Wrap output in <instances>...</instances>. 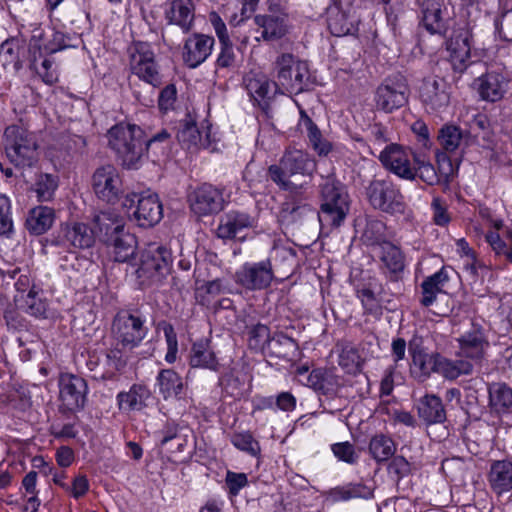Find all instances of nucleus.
Wrapping results in <instances>:
<instances>
[{"mask_svg":"<svg viewBox=\"0 0 512 512\" xmlns=\"http://www.w3.org/2000/svg\"><path fill=\"white\" fill-rule=\"evenodd\" d=\"M214 38L195 33L187 38L183 47V60L190 68L202 64L212 53Z\"/></svg>","mask_w":512,"mask_h":512,"instance_id":"6ab92c4d","label":"nucleus"},{"mask_svg":"<svg viewBox=\"0 0 512 512\" xmlns=\"http://www.w3.org/2000/svg\"><path fill=\"white\" fill-rule=\"evenodd\" d=\"M107 138L109 147L123 168L136 170L142 166L146 155V139L141 127L120 123L109 129Z\"/></svg>","mask_w":512,"mask_h":512,"instance_id":"f257e3e1","label":"nucleus"},{"mask_svg":"<svg viewBox=\"0 0 512 512\" xmlns=\"http://www.w3.org/2000/svg\"><path fill=\"white\" fill-rule=\"evenodd\" d=\"M55 212L47 206H37L30 210L27 220V229L35 235H41L47 232L53 225Z\"/></svg>","mask_w":512,"mask_h":512,"instance_id":"f704fd0d","label":"nucleus"},{"mask_svg":"<svg viewBox=\"0 0 512 512\" xmlns=\"http://www.w3.org/2000/svg\"><path fill=\"white\" fill-rule=\"evenodd\" d=\"M409 351L412 357L410 371L415 379L423 382L430 377L431 373L436 372L438 354H428L412 347Z\"/></svg>","mask_w":512,"mask_h":512,"instance_id":"bb28decb","label":"nucleus"},{"mask_svg":"<svg viewBox=\"0 0 512 512\" xmlns=\"http://www.w3.org/2000/svg\"><path fill=\"white\" fill-rule=\"evenodd\" d=\"M411 153L398 144L387 145L379 154L383 167L405 181L416 180L415 160Z\"/></svg>","mask_w":512,"mask_h":512,"instance_id":"9d476101","label":"nucleus"},{"mask_svg":"<svg viewBox=\"0 0 512 512\" xmlns=\"http://www.w3.org/2000/svg\"><path fill=\"white\" fill-rule=\"evenodd\" d=\"M410 463L403 456H395L388 465V472L394 475L397 480L402 479L410 473Z\"/></svg>","mask_w":512,"mask_h":512,"instance_id":"69168bd1","label":"nucleus"},{"mask_svg":"<svg viewBox=\"0 0 512 512\" xmlns=\"http://www.w3.org/2000/svg\"><path fill=\"white\" fill-rule=\"evenodd\" d=\"M449 280V276L445 268L427 277L421 287L423 297L421 303L428 307L436 300L437 294L443 292L444 286Z\"/></svg>","mask_w":512,"mask_h":512,"instance_id":"e433bc0d","label":"nucleus"},{"mask_svg":"<svg viewBox=\"0 0 512 512\" xmlns=\"http://www.w3.org/2000/svg\"><path fill=\"white\" fill-rule=\"evenodd\" d=\"M432 220L438 226H446L451 221L447 203L440 197H434L431 202Z\"/></svg>","mask_w":512,"mask_h":512,"instance_id":"e2e57ef3","label":"nucleus"},{"mask_svg":"<svg viewBox=\"0 0 512 512\" xmlns=\"http://www.w3.org/2000/svg\"><path fill=\"white\" fill-rule=\"evenodd\" d=\"M255 24L265 41H274L282 38L288 32L286 19L279 15H257L254 18Z\"/></svg>","mask_w":512,"mask_h":512,"instance_id":"393cba45","label":"nucleus"},{"mask_svg":"<svg viewBox=\"0 0 512 512\" xmlns=\"http://www.w3.org/2000/svg\"><path fill=\"white\" fill-rule=\"evenodd\" d=\"M468 135L455 125H446L439 131L438 140L441 147L448 153H454L467 144Z\"/></svg>","mask_w":512,"mask_h":512,"instance_id":"a19ab883","label":"nucleus"},{"mask_svg":"<svg viewBox=\"0 0 512 512\" xmlns=\"http://www.w3.org/2000/svg\"><path fill=\"white\" fill-rule=\"evenodd\" d=\"M235 63V54L231 41L221 44V51L217 57L216 65L220 68H229Z\"/></svg>","mask_w":512,"mask_h":512,"instance_id":"774afa93","label":"nucleus"},{"mask_svg":"<svg viewBox=\"0 0 512 512\" xmlns=\"http://www.w3.org/2000/svg\"><path fill=\"white\" fill-rule=\"evenodd\" d=\"M506 78L497 72H488L475 80V86L482 100L497 102L507 91Z\"/></svg>","mask_w":512,"mask_h":512,"instance_id":"5701e85b","label":"nucleus"},{"mask_svg":"<svg viewBox=\"0 0 512 512\" xmlns=\"http://www.w3.org/2000/svg\"><path fill=\"white\" fill-rule=\"evenodd\" d=\"M21 47L16 39L6 40L0 46V62L5 69L17 73L22 68Z\"/></svg>","mask_w":512,"mask_h":512,"instance_id":"79ce46f5","label":"nucleus"},{"mask_svg":"<svg viewBox=\"0 0 512 512\" xmlns=\"http://www.w3.org/2000/svg\"><path fill=\"white\" fill-rule=\"evenodd\" d=\"M418 415L427 425L443 423L446 420L442 400L436 395H425L420 399Z\"/></svg>","mask_w":512,"mask_h":512,"instance_id":"c756f323","label":"nucleus"},{"mask_svg":"<svg viewBox=\"0 0 512 512\" xmlns=\"http://www.w3.org/2000/svg\"><path fill=\"white\" fill-rule=\"evenodd\" d=\"M361 238L367 245L382 247L389 242L386 224L377 218L368 217Z\"/></svg>","mask_w":512,"mask_h":512,"instance_id":"58836bf2","label":"nucleus"},{"mask_svg":"<svg viewBox=\"0 0 512 512\" xmlns=\"http://www.w3.org/2000/svg\"><path fill=\"white\" fill-rule=\"evenodd\" d=\"M450 61L453 68L459 72L466 69L470 60V45L468 39L455 40L450 43Z\"/></svg>","mask_w":512,"mask_h":512,"instance_id":"8fccbe9b","label":"nucleus"},{"mask_svg":"<svg viewBox=\"0 0 512 512\" xmlns=\"http://www.w3.org/2000/svg\"><path fill=\"white\" fill-rule=\"evenodd\" d=\"M5 152L9 161L19 168L34 167L40 157V146L35 133L19 125H10L4 131Z\"/></svg>","mask_w":512,"mask_h":512,"instance_id":"7ed1b4c3","label":"nucleus"},{"mask_svg":"<svg viewBox=\"0 0 512 512\" xmlns=\"http://www.w3.org/2000/svg\"><path fill=\"white\" fill-rule=\"evenodd\" d=\"M458 342L460 356L476 362L484 357L485 350L489 345L482 328L475 324H472L471 329L459 337Z\"/></svg>","mask_w":512,"mask_h":512,"instance_id":"aec40b11","label":"nucleus"},{"mask_svg":"<svg viewBox=\"0 0 512 512\" xmlns=\"http://www.w3.org/2000/svg\"><path fill=\"white\" fill-rule=\"evenodd\" d=\"M362 358L356 347L350 344L342 346L338 356L339 366L349 374H356L361 370Z\"/></svg>","mask_w":512,"mask_h":512,"instance_id":"3c124183","label":"nucleus"},{"mask_svg":"<svg viewBox=\"0 0 512 512\" xmlns=\"http://www.w3.org/2000/svg\"><path fill=\"white\" fill-rule=\"evenodd\" d=\"M340 385V377L328 369H314L307 377V386L323 395L335 393Z\"/></svg>","mask_w":512,"mask_h":512,"instance_id":"c85d7f7f","label":"nucleus"},{"mask_svg":"<svg viewBox=\"0 0 512 512\" xmlns=\"http://www.w3.org/2000/svg\"><path fill=\"white\" fill-rule=\"evenodd\" d=\"M274 86L280 94H299L305 90L309 80L307 62L291 53H281L274 62Z\"/></svg>","mask_w":512,"mask_h":512,"instance_id":"20e7f679","label":"nucleus"},{"mask_svg":"<svg viewBox=\"0 0 512 512\" xmlns=\"http://www.w3.org/2000/svg\"><path fill=\"white\" fill-rule=\"evenodd\" d=\"M420 98L427 109L440 111L449 105V86L443 78L429 76L423 80Z\"/></svg>","mask_w":512,"mask_h":512,"instance_id":"a211bd4d","label":"nucleus"},{"mask_svg":"<svg viewBox=\"0 0 512 512\" xmlns=\"http://www.w3.org/2000/svg\"><path fill=\"white\" fill-rule=\"evenodd\" d=\"M40 292L41 290L33 285L25 296H21L24 302L22 308L33 317L47 318L48 303L45 298L40 296Z\"/></svg>","mask_w":512,"mask_h":512,"instance_id":"c03bdc74","label":"nucleus"},{"mask_svg":"<svg viewBox=\"0 0 512 512\" xmlns=\"http://www.w3.org/2000/svg\"><path fill=\"white\" fill-rule=\"evenodd\" d=\"M489 483L492 489L502 494L512 489V462L495 461L489 471Z\"/></svg>","mask_w":512,"mask_h":512,"instance_id":"7c9ffc66","label":"nucleus"},{"mask_svg":"<svg viewBox=\"0 0 512 512\" xmlns=\"http://www.w3.org/2000/svg\"><path fill=\"white\" fill-rule=\"evenodd\" d=\"M155 386L164 400L179 398L184 390L182 377L173 369L160 370Z\"/></svg>","mask_w":512,"mask_h":512,"instance_id":"cd10ccee","label":"nucleus"},{"mask_svg":"<svg viewBox=\"0 0 512 512\" xmlns=\"http://www.w3.org/2000/svg\"><path fill=\"white\" fill-rule=\"evenodd\" d=\"M297 352V343L282 332L275 333L266 346V354L278 359L293 360Z\"/></svg>","mask_w":512,"mask_h":512,"instance_id":"2f4dec72","label":"nucleus"},{"mask_svg":"<svg viewBox=\"0 0 512 512\" xmlns=\"http://www.w3.org/2000/svg\"><path fill=\"white\" fill-rule=\"evenodd\" d=\"M317 169L316 160L306 151L288 147L277 164L268 168L270 179L282 190L297 193L303 185H297L291 177H312Z\"/></svg>","mask_w":512,"mask_h":512,"instance_id":"f03ea898","label":"nucleus"},{"mask_svg":"<svg viewBox=\"0 0 512 512\" xmlns=\"http://www.w3.org/2000/svg\"><path fill=\"white\" fill-rule=\"evenodd\" d=\"M487 243L498 256H504L512 263V232L507 231L501 237L497 231H490L485 236Z\"/></svg>","mask_w":512,"mask_h":512,"instance_id":"09e8293b","label":"nucleus"},{"mask_svg":"<svg viewBox=\"0 0 512 512\" xmlns=\"http://www.w3.org/2000/svg\"><path fill=\"white\" fill-rule=\"evenodd\" d=\"M423 26L431 34H439L444 29V23L441 17V10L432 6L424 11Z\"/></svg>","mask_w":512,"mask_h":512,"instance_id":"13d9d810","label":"nucleus"},{"mask_svg":"<svg viewBox=\"0 0 512 512\" xmlns=\"http://www.w3.org/2000/svg\"><path fill=\"white\" fill-rule=\"evenodd\" d=\"M190 365L194 368H204L211 371L219 369L218 359L207 341H199L193 344Z\"/></svg>","mask_w":512,"mask_h":512,"instance_id":"c9c22d12","label":"nucleus"},{"mask_svg":"<svg viewBox=\"0 0 512 512\" xmlns=\"http://www.w3.org/2000/svg\"><path fill=\"white\" fill-rule=\"evenodd\" d=\"M94 231L85 223L62 224L55 236V244L66 248L86 249L94 243Z\"/></svg>","mask_w":512,"mask_h":512,"instance_id":"f3484780","label":"nucleus"},{"mask_svg":"<svg viewBox=\"0 0 512 512\" xmlns=\"http://www.w3.org/2000/svg\"><path fill=\"white\" fill-rule=\"evenodd\" d=\"M327 24L330 32L337 37L348 35L355 29L354 21L338 7L328 10Z\"/></svg>","mask_w":512,"mask_h":512,"instance_id":"37998d69","label":"nucleus"},{"mask_svg":"<svg viewBox=\"0 0 512 512\" xmlns=\"http://www.w3.org/2000/svg\"><path fill=\"white\" fill-rule=\"evenodd\" d=\"M87 394L86 381L73 374H61L59 377V398L61 405L68 411H77L84 407Z\"/></svg>","mask_w":512,"mask_h":512,"instance_id":"2eb2a0df","label":"nucleus"},{"mask_svg":"<svg viewBox=\"0 0 512 512\" xmlns=\"http://www.w3.org/2000/svg\"><path fill=\"white\" fill-rule=\"evenodd\" d=\"M146 319L139 312L121 310L112 323V333L117 343L124 349L138 347L148 334Z\"/></svg>","mask_w":512,"mask_h":512,"instance_id":"423d86ee","label":"nucleus"},{"mask_svg":"<svg viewBox=\"0 0 512 512\" xmlns=\"http://www.w3.org/2000/svg\"><path fill=\"white\" fill-rule=\"evenodd\" d=\"M275 278L270 259L258 262H245L235 272V282L248 291H259L268 288Z\"/></svg>","mask_w":512,"mask_h":512,"instance_id":"1a4fd4ad","label":"nucleus"},{"mask_svg":"<svg viewBox=\"0 0 512 512\" xmlns=\"http://www.w3.org/2000/svg\"><path fill=\"white\" fill-rule=\"evenodd\" d=\"M321 201L320 222L339 227L350 209L349 195L345 186L334 176L326 177L321 184Z\"/></svg>","mask_w":512,"mask_h":512,"instance_id":"39448f33","label":"nucleus"},{"mask_svg":"<svg viewBox=\"0 0 512 512\" xmlns=\"http://www.w3.org/2000/svg\"><path fill=\"white\" fill-rule=\"evenodd\" d=\"M14 230L11 199L0 193V235L9 237Z\"/></svg>","mask_w":512,"mask_h":512,"instance_id":"6e6d98bb","label":"nucleus"},{"mask_svg":"<svg viewBox=\"0 0 512 512\" xmlns=\"http://www.w3.org/2000/svg\"><path fill=\"white\" fill-rule=\"evenodd\" d=\"M334 456L348 464H355L358 461V454L355 451L354 445L348 441L335 443L331 446Z\"/></svg>","mask_w":512,"mask_h":512,"instance_id":"680f3d73","label":"nucleus"},{"mask_svg":"<svg viewBox=\"0 0 512 512\" xmlns=\"http://www.w3.org/2000/svg\"><path fill=\"white\" fill-rule=\"evenodd\" d=\"M226 484L229 489V494L236 496L239 491L248 484V479L244 473L228 471L226 474Z\"/></svg>","mask_w":512,"mask_h":512,"instance_id":"338daca9","label":"nucleus"},{"mask_svg":"<svg viewBox=\"0 0 512 512\" xmlns=\"http://www.w3.org/2000/svg\"><path fill=\"white\" fill-rule=\"evenodd\" d=\"M473 364L468 360H451L438 354L436 373L446 379L454 380L460 375H468L472 372Z\"/></svg>","mask_w":512,"mask_h":512,"instance_id":"4c0bfd02","label":"nucleus"},{"mask_svg":"<svg viewBox=\"0 0 512 512\" xmlns=\"http://www.w3.org/2000/svg\"><path fill=\"white\" fill-rule=\"evenodd\" d=\"M491 407L498 413L506 412L512 407V389L503 383H495L489 387Z\"/></svg>","mask_w":512,"mask_h":512,"instance_id":"de8ad7c7","label":"nucleus"},{"mask_svg":"<svg viewBox=\"0 0 512 512\" xmlns=\"http://www.w3.org/2000/svg\"><path fill=\"white\" fill-rule=\"evenodd\" d=\"M370 205L387 214H403L406 208L400 189L390 180H372L366 188Z\"/></svg>","mask_w":512,"mask_h":512,"instance_id":"6e6552de","label":"nucleus"},{"mask_svg":"<svg viewBox=\"0 0 512 512\" xmlns=\"http://www.w3.org/2000/svg\"><path fill=\"white\" fill-rule=\"evenodd\" d=\"M416 178H420L428 185H435L439 182L440 177L434 166L425 159V157L414 154Z\"/></svg>","mask_w":512,"mask_h":512,"instance_id":"5fc2aeb1","label":"nucleus"},{"mask_svg":"<svg viewBox=\"0 0 512 512\" xmlns=\"http://www.w3.org/2000/svg\"><path fill=\"white\" fill-rule=\"evenodd\" d=\"M408 100V86L401 75L389 77L377 88L375 104L377 109L390 113L404 106Z\"/></svg>","mask_w":512,"mask_h":512,"instance_id":"9b49d317","label":"nucleus"},{"mask_svg":"<svg viewBox=\"0 0 512 512\" xmlns=\"http://www.w3.org/2000/svg\"><path fill=\"white\" fill-rule=\"evenodd\" d=\"M248 335L249 347L266 353V346L272 337L269 328L264 324H257L249 330Z\"/></svg>","mask_w":512,"mask_h":512,"instance_id":"4d7b16f0","label":"nucleus"},{"mask_svg":"<svg viewBox=\"0 0 512 512\" xmlns=\"http://www.w3.org/2000/svg\"><path fill=\"white\" fill-rule=\"evenodd\" d=\"M374 488L363 483L348 484L334 490L337 500L347 501L354 498L369 499L373 497Z\"/></svg>","mask_w":512,"mask_h":512,"instance_id":"603ef678","label":"nucleus"},{"mask_svg":"<svg viewBox=\"0 0 512 512\" xmlns=\"http://www.w3.org/2000/svg\"><path fill=\"white\" fill-rule=\"evenodd\" d=\"M243 83L250 98L259 105L267 104L268 100L279 93L278 90H275L274 82L260 72L247 73Z\"/></svg>","mask_w":512,"mask_h":512,"instance_id":"4be33fe9","label":"nucleus"},{"mask_svg":"<svg viewBox=\"0 0 512 512\" xmlns=\"http://www.w3.org/2000/svg\"><path fill=\"white\" fill-rule=\"evenodd\" d=\"M395 451L396 445L394 441L384 434L375 435L370 440L369 453L379 463L389 460Z\"/></svg>","mask_w":512,"mask_h":512,"instance_id":"a18cd8bd","label":"nucleus"},{"mask_svg":"<svg viewBox=\"0 0 512 512\" xmlns=\"http://www.w3.org/2000/svg\"><path fill=\"white\" fill-rule=\"evenodd\" d=\"M129 68L139 80L160 87L163 83V75L160 66L155 59L154 51L145 42H136L129 48Z\"/></svg>","mask_w":512,"mask_h":512,"instance_id":"0eeeda50","label":"nucleus"},{"mask_svg":"<svg viewBox=\"0 0 512 512\" xmlns=\"http://www.w3.org/2000/svg\"><path fill=\"white\" fill-rule=\"evenodd\" d=\"M166 18L170 23L180 26L184 31L191 28L194 20V7L191 0H172L166 10Z\"/></svg>","mask_w":512,"mask_h":512,"instance_id":"473e14b6","label":"nucleus"},{"mask_svg":"<svg viewBox=\"0 0 512 512\" xmlns=\"http://www.w3.org/2000/svg\"><path fill=\"white\" fill-rule=\"evenodd\" d=\"M192 212L198 216H207L220 212L224 208L223 193L211 184H203L189 195Z\"/></svg>","mask_w":512,"mask_h":512,"instance_id":"dca6fc26","label":"nucleus"},{"mask_svg":"<svg viewBox=\"0 0 512 512\" xmlns=\"http://www.w3.org/2000/svg\"><path fill=\"white\" fill-rule=\"evenodd\" d=\"M30 66L41 77L44 83L52 85L57 82L58 74L50 59H43L40 64L34 59Z\"/></svg>","mask_w":512,"mask_h":512,"instance_id":"bf43d9fd","label":"nucleus"},{"mask_svg":"<svg viewBox=\"0 0 512 512\" xmlns=\"http://www.w3.org/2000/svg\"><path fill=\"white\" fill-rule=\"evenodd\" d=\"M57 187L58 180L56 176L52 174H40L34 184V191L39 201L46 202L53 199Z\"/></svg>","mask_w":512,"mask_h":512,"instance_id":"864d4df0","label":"nucleus"},{"mask_svg":"<svg viewBox=\"0 0 512 512\" xmlns=\"http://www.w3.org/2000/svg\"><path fill=\"white\" fill-rule=\"evenodd\" d=\"M379 257L390 273L396 274L402 272L405 267L402 251L390 241L388 243H384V245L380 247Z\"/></svg>","mask_w":512,"mask_h":512,"instance_id":"49530a36","label":"nucleus"},{"mask_svg":"<svg viewBox=\"0 0 512 512\" xmlns=\"http://www.w3.org/2000/svg\"><path fill=\"white\" fill-rule=\"evenodd\" d=\"M469 132L475 138L482 137L488 139L489 137V120L483 114H476L469 122Z\"/></svg>","mask_w":512,"mask_h":512,"instance_id":"0e129e2a","label":"nucleus"},{"mask_svg":"<svg viewBox=\"0 0 512 512\" xmlns=\"http://www.w3.org/2000/svg\"><path fill=\"white\" fill-rule=\"evenodd\" d=\"M177 139L187 149L207 148L210 143L207 138H202L196 123L188 120L180 123Z\"/></svg>","mask_w":512,"mask_h":512,"instance_id":"ea45409f","label":"nucleus"},{"mask_svg":"<svg viewBox=\"0 0 512 512\" xmlns=\"http://www.w3.org/2000/svg\"><path fill=\"white\" fill-rule=\"evenodd\" d=\"M253 226V219L242 212L230 211L223 215L217 228V235L221 239L243 240L242 232Z\"/></svg>","mask_w":512,"mask_h":512,"instance_id":"412c9836","label":"nucleus"},{"mask_svg":"<svg viewBox=\"0 0 512 512\" xmlns=\"http://www.w3.org/2000/svg\"><path fill=\"white\" fill-rule=\"evenodd\" d=\"M135 203L133 217L139 226L151 227L162 219L163 208L157 194L149 191L141 194L133 193L126 197L124 205L132 207Z\"/></svg>","mask_w":512,"mask_h":512,"instance_id":"f8f14e48","label":"nucleus"},{"mask_svg":"<svg viewBox=\"0 0 512 512\" xmlns=\"http://www.w3.org/2000/svg\"><path fill=\"white\" fill-rule=\"evenodd\" d=\"M171 253L164 246L150 244L141 255L140 264L136 270L138 278L159 279L169 271Z\"/></svg>","mask_w":512,"mask_h":512,"instance_id":"ddd939ff","label":"nucleus"},{"mask_svg":"<svg viewBox=\"0 0 512 512\" xmlns=\"http://www.w3.org/2000/svg\"><path fill=\"white\" fill-rule=\"evenodd\" d=\"M149 389L142 384H133L127 392L117 395L119 410L123 412L139 411L146 407V401L150 398Z\"/></svg>","mask_w":512,"mask_h":512,"instance_id":"a878e982","label":"nucleus"},{"mask_svg":"<svg viewBox=\"0 0 512 512\" xmlns=\"http://www.w3.org/2000/svg\"><path fill=\"white\" fill-rule=\"evenodd\" d=\"M106 244L112 249L114 260L117 262L128 261L134 256L137 247L136 237L125 229L107 241Z\"/></svg>","mask_w":512,"mask_h":512,"instance_id":"72a5a7b5","label":"nucleus"},{"mask_svg":"<svg viewBox=\"0 0 512 512\" xmlns=\"http://www.w3.org/2000/svg\"><path fill=\"white\" fill-rule=\"evenodd\" d=\"M232 444L239 450L256 455L260 448L258 442L249 432L236 433L231 438Z\"/></svg>","mask_w":512,"mask_h":512,"instance_id":"052dcab7","label":"nucleus"},{"mask_svg":"<svg viewBox=\"0 0 512 512\" xmlns=\"http://www.w3.org/2000/svg\"><path fill=\"white\" fill-rule=\"evenodd\" d=\"M93 223L94 229L92 230L94 231V236L97 235L105 243L118 235L125 226L124 218L112 209L96 214L93 218Z\"/></svg>","mask_w":512,"mask_h":512,"instance_id":"b1692460","label":"nucleus"},{"mask_svg":"<svg viewBox=\"0 0 512 512\" xmlns=\"http://www.w3.org/2000/svg\"><path fill=\"white\" fill-rule=\"evenodd\" d=\"M92 187L98 198L115 203L122 193V180L118 169L110 164L97 168L92 177Z\"/></svg>","mask_w":512,"mask_h":512,"instance_id":"4468645a","label":"nucleus"}]
</instances>
